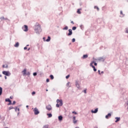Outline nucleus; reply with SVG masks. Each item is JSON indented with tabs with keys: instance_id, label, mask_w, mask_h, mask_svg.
I'll return each mask as SVG.
<instances>
[{
	"instance_id": "f257e3e1",
	"label": "nucleus",
	"mask_w": 128,
	"mask_h": 128,
	"mask_svg": "<svg viewBox=\"0 0 128 128\" xmlns=\"http://www.w3.org/2000/svg\"><path fill=\"white\" fill-rule=\"evenodd\" d=\"M34 30L36 32H42V29L40 28V24H37L35 26Z\"/></svg>"
},
{
	"instance_id": "f03ea898",
	"label": "nucleus",
	"mask_w": 128,
	"mask_h": 128,
	"mask_svg": "<svg viewBox=\"0 0 128 128\" xmlns=\"http://www.w3.org/2000/svg\"><path fill=\"white\" fill-rule=\"evenodd\" d=\"M57 104H56V108H60V106H62V100H56Z\"/></svg>"
},
{
	"instance_id": "7ed1b4c3",
	"label": "nucleus",
	"mask_w": 128,
	"mask_h": 128,
	"mask_svg": "<svg viewBox=\"0 0 128 128\" xmlns=\"http://www.w3.org/2000/svg\"><path fill=\"white\" fill-rule=\"evenodd\" d=\"M24 32H28V27L26 25H24L22 28Z\"/></svg>"
},
{
	"instance_id": "20e7f679",
	"label": "nucleus",
	"mask_w": 128,
	"mask_h": 128,
	"mask_svg": "<svg viewBox=\"0 0 128 128\" xmlns=\"http://www.w3.org/2000/svg\"><path fill=\"white\" fill-rule=\"evenodd\" d=\"M34 114L36 115L38 114H40V111H38V110L36 108H34Z\"/></svg>"
},
{
	"instance_id": "39448f33",
	"label": "nucleus",
	"mask_w": 128,
	"mask_h": 128,
	"mask_svg": "<svg viewBox=\"0 0 128 128\" xmlns=\"http://www.w3.org/2000/svg\"><path fill=\"white\" fill-rule=\"evenodd\" d=\"M2 74L4 76H8L10 75V72H8V71H3Z\"/></svg>"
},
{
	"instance_id": "423d86ee",
	"label": "nucleus",
	"mask_w": 128,
	"mask_h": 128,
	"mask_svg": "<svg viewBox=\"0 0 128 128\" xmlns=\"http://www.w3.org/2000/svg\"><path fill=\"white\" fill-rule=\"evenodd\" d=\"M94 62H93L90 64V66H92V68H94V72H96V67L94 65H92L94 64Z\"/></svg>"
},
{
	"instance_id": "0eeeda50",
	"label": "nucleus",
	"mask_w": 128,
	"mask_h": 128,
	"mask_svg": "<svg viewBox=\"0 0 128 128\" xmlns=\"http://www.w3.org/2000/svg\"><path fill=\"white\" fill-rule=\"evenodd\" d=\"M46 108L48 110H52V106L50 105H48L46 106Z\"/></svg>"
},
{
	"instance_id": "6e6552de",
	"label": "nucleus",
	"mask_w": 128,
	"mask_h": 128,
	"mask_svg": "<svg viewBox=\"0 0 128 128\" xmlns=\"http://www.w3.org/2000/svg\"><path fill=\"white\" fill-rule=\"evenodd\" d=\"M68 36H72V29H70L68 30Z\"/></svg>"
},
{
	"instance_id": "1a4fd4ad",
	"label": "nucleus",
	"mask_w": 128,
	"mask_h": 128,
	"mask_svg": "<svg viewBox=\"0 0 128 128\" xmlns=\"http://www.w3.org/2000/svg\"><path fill=\"white\" fill-rule=\"evenodd\" d=\"M98 108H96V109H95L94 110H92L91 112L92 114H96V112H98Z\"/></svg>"
},
{
	"instance_id": "9d476101",
	"label": "nucleus",
	"mask_w": 128,
	"mask_h": 128,
	"mask_svg": "<svg viewBox=\"0 0 128 128\" xmlns=\"http://www.w3.org/2000/svg\"><path fill=\"white\" fill-rule=\"evenodd\" d=\"M24 76H26V69H24V70L22 72Z\"/></svg>"
},
{
	"instance_id": "9b49d317",
	"label": "nucleus",
	"mask_w": 128,
	"mask_h": 128,
	"mask_svg": "<svg viewBox=\"0 0 128 128\" xmlns=\"http://www.w3.org/2000/svg\"><path fill=\"white\" fill-rule=\"evenodd\" d=\"M115 118L116 120L115 122H120V118L116 117Z\"/></svg>"
},
{
	"instance_id": "f8f14e48",
	"label": "nucleus",
	"mask_w": 128,
	"mask_h": 128,
	"mask_svg": "<svg viewBox=\"0 0 128 128\" xmlns=\"http://www.w3.org/2000/svg\"><path fill=\"white\" fill-rule=\"evenodd\" d=\"M111 116H112V114L109 113V114H108V115H106V118H110Z\"/></svg>"
},
{
	"instance_id": "ddd939ff",
	"label": "nucleus",
	"mask_w": 128,
	"mask_h": 128,
	"mask_svg": "<svg viewBox=\"0 0 128 128\" xmlns=\"http://www.w3.org/2000/svg\"><path fill=\"white\" fill-rule=\"evenodd\" d=\"M73 120H73L74 124H76L78 121L76 120V116L73 117Z\"/></svg>"
},
{
	"instance_id": "4468645a",
	"label": "nucleus",
	"mask_w": 128,
	"mask_h": 128,
	"mask_svg": "<svg viewBox=\"0 0 128 128\" xmlns=\"http://www.w3.org/2000/svg\"><path fill=\"white\" fill-rule=\"evenodd\" d=\"M76 86L78 88H80V84H78V81L76 82Z\"/></svg>"
},
{
	"instance_id": "2eb2a0df",
	"label": "nucleus",
	"mask_w": 128,
	"mask_h": 128,
	"mask_svg": "<svg viewBox=\"0 0 128 128\" xmlns=\"http://www.w3.org/2000/svg\"><path fill=\"white\" fill-rule=\"evenodd\" d=\"M88 54H85V55H84L82 57V58L83 59H84V58H88Z\"/></svg>"
},
{
	"instance_id": "dca6fc26",
	"label": "nucleus",
	"mask_w": 128,
	"mask_h": 128,
	"mask_svg": "<svg viewBox=\"0 0 128 128\" xmlns=\"http://www.w3.org/2000/svg\"><path fill=\"white\" fill-rule=\"evenodd\" d=\"M2 87H0V96H2Z\"/></svg>"
},
{
	"instance_id": "f3484780",
	"label": "nucleus",
	"mask_w": 128,
	"mask_h": 128,
	"mask_svg": "<svg viewBox=\"0 0 128 128\" xmlns=\"http://www.w3.org/2000/svg\"><path fill=\"white\" fill-rule=\"evenodd\" d=\"M18 46H20V44H19L18 42H17L15 44L14 46H15V48H18Z\"/></svg>"
},
{
	"instance_id": "a211bd4d",
	"label": "nucleus",
	"mask_w": 128,
	"mask_h": 128,
	"mask_svg": "<svg viewBox=\"0 0 128 128\" xmlns=\"http://www.w3.org/2000/svg\"><path fill=\"white\" fill-rule=\"evenodd\" d=\"M59 120H62V116H58Z\"/></svg>"
},
{
	"instance_id": "6ab92c4d",
	"label": "nucleus",
	"mask_w": 128,
	"mask_h": 128,
	"mask_svg": "<svg viewBox=\"0 0 128 128\" xmlns=\"http://www.w3.org/2000/svg\"><path fill=\"white\" fill-rule=\"evenodd\" d=\"M94 8H95V10H97L98 12V10H100V8L98 7V6H95L94 7Z\"/></svg>"
},
{
	"instance_id": "aec40b11",
	"label": "nucleus",
	"mask_w": 128,
	"mask_h": 128,
	"mask_svg": "<svg viewBox=\"0 0 128 128\" xmlns=\"http://www.w3.org/2000/svg\"><path fill=\"white\" fill-rule=\"evenodd\" d=\"M77 13L78 14H80L82 12H80V10L78 9L77 10Z\"/></svg>"
},
{
	"instance_id": "412c9836",
	"label": "nucleus",
	"mask_w": 128,
	"mask_h": 128,
	"mask_svg": "<svg viewBox=\"0 0 128 128\" xmlns=\"http://www.w3.org/2000/svg\"><path fill=\"white\" fill-rule=\"evenodd\" d=\"M6 102H12V101L10 100V98L6 99Z\"/></svg>"
},
{
	"instance_id": "4be33fe9",
	"label": "nucleus",
	"mask_w": 128,
	"mask_h": 128,
	"mask_svg": "<svg viewBox=\"0 0 128 128\" xmlns=\"http://www.w3.org/2000/svg\"><path fill=\"white\" fill-rule=\"evenodd\" d=\"M47 116H48V118H52V114H47Z\"/></svg>"
},
{
	"instance_id": "5701e85b",
	"label": "nucleus",
	"mask_w": 128,
	"mask_h": 128,
	"mask_svg": "<svg viewBox=\"0 0 128 128\" xmlns=\"http://www.w3.org/2000/svg\"><path fill=\"white\" fill-rule=\"evenodd\" d=\"M50 37L48 36V39L46 40V42H50Z\"/></svg>"
},
{
	"instance_id": "b1692460",
	"label": "nucleus",
	"mask_w": 128,
	"mask_h": 128,
	"mask_svg": "<svg viewBox=\"0 0 128 128\" xmlns=\"http://www.w3.org/2000/svg\"><path fill=\"white\" fill-rule=\"evenodd\" d=\"M72 30H76V26L72 27Z\"/></svg>"
},
{
	"instance_id": "393cba45",
	"label": "nucleus",
	"mask_w": 128,
	"mask_h": 128,
	"mask_svg": "<svg viewBox=\"0 0 128 128\" xmlns=\"http://www.w3.org/2000/svg\"><path fill=\"white\" fill-rule=\"evenodd\" d=\"M50 78L51 80H54V76H52V75H50Z\"/></svg>"
},
{
	"instance_id": "a878e982",
	"label": "nucleus",
	"mask_w": 128,
	"mask_h": 128,
	"mask_svg": "<svg viewBox=\"0 0 128 128\" xmlns=\"http://www.w3.org/2000/svg\"><path fill=\"white\" fill-rule=\"evenodd\" d=\"M43 128H48V125H45V126H44Z\"/></svg>"
},
{
	"instance_id": "bb28decb",
	"label": "nucleus",
	"mask_w": 128,
	"mask_h": 128,
	"mask_svg": "<svg viewBox=\"0 0 128 128\" xmlns=\"http://www.w3.org/2000/svg\"><path fill=\"white\" fill-rule=\"evenodd\" d=\"M8 65H6V66H5L4 65H2L3 68H8Z\"/></svg>"
},
{
	"instance_id": "cd10ccee",
	"label": "nucleus",
	"mask_w": 128,
	"mask_h": 128,
	"mask_svg": "<svg viewBox=\"0 0 128 128\" xmlns=\"http://www.w3.org/2000/svg\"><path fill=\"white\" fill-rule=\"evenodd\" d=\"M13 108H14V107L11 106V107H10V108H8V110H13Z\"/></svg>"
},
{
	"instance_id": "c85d7f7f",
	"label": "nucleus",
	"mask_w": 128,
	"mask_h": 128,
	"mask_svg": "<svg viewBox=\"0 0 128 128\" xmlns=\"http://www.w3.org/2000/svg\"><path fill=\"white\" fill-rule=\"evenodd\" d=\"M126 32V34H128V28H126V32Z\"/></svg>"
},
{
	"instance_id": "c756f323",
	"label": "nucleus",
	"mask_w": 128,
	"mask_h": 128,
	"mask_svg": "<svg viewBox=\"0 0 128 128\" xmlns=\"http://www.w3.org/2000/svg\"><path fill=\"white\" fill-rule=\"evenodd\" d=\"M30 72H26V76H30Z\"/></svg>"
},
{
	"instance_id": "7c9ffc66",
	"label": "nucleus",
	"mask_w": 128,
	"mask_h": 128,
	"mask_svg": "<svg viewBox=\"0 0 128 128\" xmlns=\"http://www.w3.org/2000/svg\"><path fill=\"white\" fill-rule=\"evenodd\" d=\"M76 42V39L74 38L72 39V42Z\"/></svg>"
},
{
	"instance_id": "2f4dec72",
	"label": "nucleus",
	"mask_w": 128,
	"mask_h": 128,
	"mask_svg": "<svg viewBox=\"0 0 128 128\" xmlns=\"http://www.w3.org/2000/svg\"><path fill=\"white\" fill-rule=\"evenodd\" d=\"M68 26H66V27H64V28L63 30H68Z\"/></svg>"
},
{
	"instance_id": "473e14b6",
	"label": "nucleus",
	"mask_w": 128,
	"mask_h": 128,
	"mask_svg": "<svg viewBox=\"0 0 128 128\" xmlns=\"http://www.w3.org/2000/svg\"><path fill=\"white\" fill-rule=\"evenodd\" d=\"M36 74H37L36 72L33 73V76H36Z\"/></svg>"
},
{
	"instance_id": "72a5a7b5",
	"label": "nucleus",
	"mask_w": 128,
	"mask_h": 128,
	"mask_svg": "<svg viewBox=\"0 0 128 128\" xmlns=\"http://www.w3.org/2000/svg\"><path fill=\"white\" fill-rule=\"evenodd\" d=\"M68 78H70V75H68L67 76H66V80H68Z\"/></svg>"
},
{
	"instance_id": "f704fd0d",
	"label": "nucleus",
	"mask_w": 128,
	"mask_h": 128,
	"mask_svg": "<svg viewBox=\"0 0 128 128\" xmlns=\"http://www.w3.org/2000/svg\"><path fill=\"white\" fill-rule=\"evenodd\" d=\"M32 94V96H34V95L36 94V92H33Z\"/></svg>"
},
{
	"instance_id": "c9c22d12",
	"label": "nucleus",
	"mask_w": 128,
	"mask_h": 128,
	"mask_svg": "<svg viewBox=\"0 0 128 128\" xmlns=\"http://www.w3.org/2000/svg\"><path fill=\"white\" fill-rule=\"evenodd\" d=\"M46 82H50V80L48 78H47Z\"/></svg>"
},
{
	"instance_id": "e433bc0d",
	"label": "nucleus",
	"mask_w": 128,
	"mask_h": 128,
	"mask_svg": "<svg viewBox=\"0 0 128 128\" xmlns=\"http://www.w3.org/2000/svg\"><path fill=\"white\" fill-rule=\"evenodd\" d=\"M93 64H94V66H98V64H96V62H94Z\"/></svg>"
},
{
	"instance_id": "4c0bfd02",
	"label": "nucleus",
	"mask_w": 128,
	"mask_h": 128,
	"mask_svg": "<svg viewBox=\"0 0 128 128\" xmlns=\"http://www.w3.org/2000/svg\"><path fill=\"white\" fill-rule=\"evenodd\" d=\"M70 82H68V83H67V86H70Z\"/></svg>"
},
{
	"instance_id": "58836bf2",
	"label": "nucleus",
	"mask_w": 128,
	"mask_h": 128,
	"mask_svg": "<svg viewBox=\"0 0 128 128\" xmlns=\"http://www.w3.org/2000/svg\"><path fill=\"white\" fill-rule=\"evenodd\" d=\"M73 114H76V112L74 111L72 112Z\"/></svg>"
},
{
	"instance_id": "ea45409f",
	"label": "nucleus",
	"mask_w": 128,
	"mask_h": 128,
	"mask_svg": "<svg viewBox=\"0 0 128 128\" xmlns=\"http://www.w3.org/2000/svg\"><path fill=\"white\" fill-rule=\"evenodd\" d=\"M43 40L44 42H46V37L43 38Z\"/></svg>"
},
{
	"instance_id": "a19ab883",
	"label": "nucleus",
	"mask_w": 128,
	"mask_h": 128,
	"mask_svg": "<svg viewBox=\"0 0 128 128\" xmlns=\"http://www.w3.org/2000/svg\"><path fill=\"white\" fill-rule=\"evenodd\" d=\"M16 104V101H14L12 104Z\"/></svg>"
},
{
	"instance_id": "79ce46f5",
	"label": "nucleus",
	"mask_w": 128,
	"mask_h": 128,
	"mask_svg": "<svg viewBox=\"0 0 128 128\" xmlns=\"http://www.w3.org/2000/svg\"><path fill=\"white\" fill-rule=\"evenodd\" d=\"M98 72L99 74H100V70H98Z\"/></svg>"
},
{
	"instance_id": "37998d69",
	"label": "nucleus",
	"mask_w": 128,
	"mask_h": 128,
	"mask_svg": "<svg viewBox=\"0 0 128 128\" xmlns=\"http://www.w3.org/2000/svg\"><path fill=\"white\" fill-rule=\"evenodd\" d=\"M24 50H28V48L24 47Z\"/></svg>"
},
{
	"instance_id": "c03bdc74",
	"label": "nucleus",
	"mask_w": 128,
	"mask_h": 128,
	"mask_svg": "<svg viewBox=\"0 0 128 128\" xmlns=\"http://www.w3.org/2000/svg\"><path fill=\"white\" fill-rule=\"evenodd\" d=\"M84 94H86V90H84Z\"/></svg>"
},
{
	"instance_id": "a18cd8bd",
	"label": "nucleus",
	"mask_w": 128,
	"mask_h": 128,
	"mask_svg": "<svg viewBox=\"0 0 128 128\" xmlns=\"http://www.w3.org/2000/svg\"><path fill=\"white\" fill-rule=\"evenodd\" d=\"M71 24H74V22L73 21H72V22H71Z\"/></svg>"
},
{
	"instance_id": "49530a36",
	"label": "nucleus",
	"mask_w": 128,
	"mask_h": 128,
	"mask_svg": "<svg viewBox=\"0 0 128 128\" xmlns=\"http://www.w3.org/2000/svg\"><path fill=\"white\" fill-rule=\"evenodd\" d=\"M120 14H122V11H120Z\"/></svg>"
},
{
	"instance_id": "de8ad7c7",
	"label": "nucleus",
	"mask_w": 128,
	"mask_h": 128,
	"mask_svg": "<svg viewBox=\"0 0 128 128\" xmlns=\"http://www.w3.org/2000/svg\"><path fill=\"white\" fill-rule=\"evenodd\" d=\"M9 106L10 104H12V102H9V104H8Z\"/></svg>"
},
{
	"instance_id": "09e8293b",
	"label": "nucleus",
	"mask_w": 128,
	"mask_h": 128,
	"mask_svg": "<svg viewBox=\"0 0 128 128\" xmlns=\"http://www.w3.org/2000/svg\"><path fill=\"white\" fill-rule=\"evenodd\" d=\"M10 98H12V96H10Z\"/></svg>"
},
{
	"instance_id": "8fccbe9b",
	"label": "nucleus",
	"mask_w": 128,
	"mask_h": 128,
	"mask_svg": "<svg viewBox=\"0 0 128 128\" xmlns=\"http://www.w3.org/2000/svg\"><path fill=\"white\" fill-rule=\"evenodd\" d=\"M4 78H5V80H6V76H5Z\"/></svg>"
},
{
	"instance_id": "3c124183",
	"label": "nucleus",
	"mask_w": 128,
	"mask_h": 128,
	"mask_svg": "<svg viewBox=\"0 0 128 128\" xmlns=\"http://www.w3.org/2000/svg\"><path fill=\"white\" fill-rule=\"evenodd\" d=\"M18 112H20V108H18Z\"/></svg>"
},
{
	"instance_id": "603ef678",
	"label": "nucleus",
	"mask_w": 128,
	"mask_h": 128,
	"mask_svg": "<svg viewBox=\"0 0 128 128\" xmlns=\"http://www.w3.org/2000/svg\"><path fill=\"white\" fill-rule=\"evenodd\" d=\"M26 106V108H28V106Z\"/></svg>"
},
{
	"instance_id": "864d4df0",
	"label": "nucleus",
	"mask_w": 128,
	"mask_h": 128,
	"mask_svg": "<svg viewBox=\"0 0 128 128\" xmlns=\"http://www.w3.org/2000/svg\"><path fill=\"white\" fill-rule=\"evenodd\" d=\"M102 74H104V72H102Z\"/></svg>"
},
{
	"instance_id": "5fc2aeb1",
	"label": "nucleus",
	"mask_w": 128,
	"mask_h": 128,
	"mask_svg": "<svg viewBox=\"0 0 128 128\" xmlns=\"http://www.w3.org/2000/svg\"><path fill=\"white\" fill-rule=\"evenodd\" d=\"M76 128H80V127H76Z\"/></svg>"
},
{
	"instance_id": "6e6d98bb",
	"label": "nucleus",
	"mask_w": 128,
	"mask_h": 128,
	"mask_svg": "<svg viewBox=\"0 0 128 128\" xmlns=\"http://www.w3.org/2000/svg\"><path fill=\"white\" fill-rule=\"evenodd\" d=\"M30 50V48H29L28 49V50Z\"/></svg>"
},
{
	"instance_id": "4d7b16f0",
	"label": "nucleus",
	"mask_w": 128,
	"mask_h": 128,
	"mask_svg": "<svg viewBox=\"0 0 128 128\" xmlns=\"http://www.w3.org/2000/svg\"><path fill=\"white\" fill-rule=\"evenodd\" d=\"M48 90H46V91L48 92Z\"/></svg>"
},
{
	"instance_id": "13d9d810",
	"label": "nucleus",
	"mask_w": 128,
	"mask_h": 128,
	"mask_svg": "<svg viewBox=\"0 0 128 128\" xmlns=\"http://www.w3.org/2000/svg\"><path fill=\"white\" fill-rule=\"evenodd\" d=\"M26 46H28V45H27Z\"/></svg>"
},
{
	"instance_id": "bf43d9fd",
	"label": "nucleus",
	"mask_w": 128,
	"mask_h": 128,
	"mask_svg": "<svg viewBox=\"0 0 128 128\" xmlns=\"http://www.w3.org/2000/svg\"><path fill=\"white\" fill-rule=\"evenodd\" d=\"M0 76H2V75H0Z\"/></svg>"
}]
</instances>
